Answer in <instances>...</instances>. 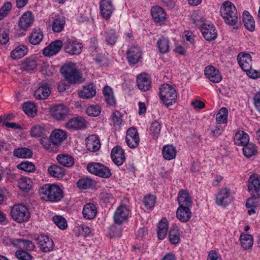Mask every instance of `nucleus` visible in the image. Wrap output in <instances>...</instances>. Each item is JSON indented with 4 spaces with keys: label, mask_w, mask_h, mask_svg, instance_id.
<instances>
[{
    "label": "nucleus",
    "mask_w": 260,
    "mask_h": 260,
    "mask_svg": "<svg viewBox=\"0 0 260 260\" xmlns=\"http://www.w3.org/2000/svg\"><path fill=\"white\" fill-rule=\"evenodd\" d=\"M41 199L51 202H57L63 197L62 190L57 185L46 184L40 189Z\"/></svg>",
    "instance_id": "nucleus-1"
},
{
    "label": "nucleus",
    "mask_w": 260,
    "mask_h": 260,
    "mask_svg": "<svg viewBox=\"0 0 260 260\" xmlns=\"http://www.w3.org/2000/svg\"><path fill=\"white\" fill-rule=\"evenodd\" d=\"M60 72L69 84H79L83 82L82 74L77 69L74 63L70 62L63 65Z\"/></svg>",
    "instance_id": "nucleus-2"
},
{
    "label": "nucleus",
    "mask_w": 260,
    "mask_h": 260,
    "mask_svg": "<svg viewBox=\"0 0 260 260\" xmlns=\"http://www.w3.org/2000/svg\"><path fill=\"white\" fill-rule=\"evenodd\" d=\"M159 96L161 101L169 107L175 103L177 99V93L175 88L169 84L161 85L159 88Z\"/></svg>",
    "instance_id": "nucleus-3"
},
{
    "label": "nucleus",
    "mask_w": 260,
    "mask_h": 260,
    "mask_svg": "<svg viewBox=\"0 0 260 260\" xmlns=\"http://www.w3.org/2000/svg\"><path fill=\"white\" fill-rule=\"evenodd\" d=\"M11 216L14 220L19 223L27 221L30 217L27 208L22 204L14 205L12 207Z\"/></svg>",
    "instance_id": "nucleus-4"
},
{
    "label": "nucleus",
    "mask_w": 260,
    "mask_h": 260,
    "mask_svg": "<svg viewBox=\"0 0 260 260\" xmlns=\"http://www.w3.org/2000/svg\"><path fill=\"white\" fill-rule=\"evenodd\" d=\"M62 43L64 51L70 54L78 55L82 51V44L75 39L67 37L63 40Z\"/></svg>",
    "instance_id": "nucleus-5"
},
{
    "label": "nucleus",
    "mask_w": 260,
    "mask_h": 260,
    "mask_svg": "<svg viewBox=\"0 0 260 260\" xmlns=\"http://www.w3.org/2000/svg\"><path fill=\"white\" fill-rule=\"evenodd\" d=\"M232 200L230 190L227 188H222L217 193L216 196V203L218 205L226 206Z\"/></svg>",
    "instance_id": "nucleus-6"
},
{
    "label": "nucleus",
    "mask_w": 260,
    "mask_h": 260,
    "mask_svg": "<svg viewBox=\"0 0 260 260\" xmlns=\"http://www.w3.org/2000/svg\"><path fill=\"white\" fill-rule=\"evenodd\" d=\"M142 51L138 45L131 46L127 51V58L132 64L137 63L142 58Z\"/></svg>",
    "instance_id": "nucleus-7"
},
{
    "label": "nucleus",
    "mask_w": 260,
    "mask_h": 260,
    "mask_svg": "<svg viewBox=\"0 0 260 260\" xmlns=\"http://www.w3.org/2000/svg\"><path fill=\"white\" fill-rule=\"evenodd\" d=\"M125 140L129 148H135L140 142L139 134L137 129L134 127L129 128L126 132Z\"/></svg>",
    "instance_id": "nucleus-8"
},
{
    "label": "nucleus",
    "mask_w": 260,
    "mask_h": 260,
    "mask_svg": "<svg viewBox=\"0 0 260 260\" xmlns=\"http://www.w3.org/2000/svg\"><path fill=\"white\" fill-rule=\"evenodd\" d=\"M38 247L40 250L44 252L51 251L53 248L54 243L53 240L48 236L40 235L36 238Z\"/></svg>",
    "instance_id": "nucleus-9"
},
{
    "label": "nucleus",
    "mask_w": 260,
    "mask_h": 260,
    "mask_svg": "<svg viewBox=\"0 0 260 260\" xmlns=\"http://www.w3.org/2000/svg\"><path fill=\"white\" fill-rule=\"evenodd\" d=\"M50 113L53 118L60 120H63L69 113V109L62 104H58L50 108Z\"/></svg>",
    "instance_id": "nucleus-10"
},
{
    "label": "nucleus",
    "mask_w": 260,
    "mask_h": 260,
    "mask_svg": "<svg viewBox=\"0 0 260 260\" xmlns=\"http://www.w3.org/2000/svg\"><path fill=\"white\" fill-rule=\"evenodd\" d=\"M201 30L204 38L207 41H212L217 38V31L212 24L203 23Z\"/></svg>",
    "instance_id": "nucleus-11"
},
{
    "label": "nucleus",
    "mask_w": 260,
    "mask_h": 260,
    "mask_svg": "<svg viewBox=\"0 0 260 260\" xmlns=\"http://www.w3.org/2000/svg\"><path fill=\"white\" fill-rule=\"evenodd\" d=\"M51 90L46 82L43 81L38 84V87L35 90L34 96L37 100L46 99L50 94Z\"/></svg>",
    "instance_id": "nucleus-12"
},
{
    "label": "nucleus",
    "mask_w": 260,
    "mask_h": 260,
    "mask_svg": "<svg viewBox=\"0 0 260 260\" xmlns=\"http://www.w3.org/2000/svg\"><path fill=\"white\" fill-rule=\"evenodd\" d=\"M129 214V210L125 206H120L116 210L114 214V222L121 224L126 221Z\"/></svg>",
    "instance_id": "nucleus-13"
},
{
    "label": "nucleus",
    "mask_w": 260,
    "mask_h": 260,
    "mask_svg": "<svg viewBox=\"0 0 260 260\" xmlns=\"http://www.w3.org/2000/svg\"><path fill=\"white\" fill-rule=\"evenodd\" d=\"M100 8L101 15L105 19H109L114 10L112 0H101Z\"/></svg>",
    "instance_id": "nucleus-14"
},
{
    "label": "nucleus",
    "mask_w": 260,
    "mask_h": 260,
    "mask_svg": "<svg viewBox=\"0 0 260 260\" xmlns=\"http://www.w3.org/2000/svg\"><path fill=\"white\" fill-rule=\"evenodd\" d=\"M251 182L248 186V189L253 198H259L260 197V177L251 176L249 179Z\"/></svg>",
    "instance_id": "nucleus-15"
},
{
    "label": "nucleus",
    "mask_w": 260,
    "mask_h": 260,
    "mask_svg": "<svg viewBox=\"0 0 260 260\" xmlns=\"http://www.w3.org/2000/svg\"><path fill=\"white\" fill-rule=\"evenodd\" d=\"M237 60L241 68L245 72L249 71L252 68L251 55L246 53L241 52L237 56Z\"/></svg>",
    "instance_id": "nucleus-16"
},
{
    "label": "nucleus",
    "mask_w": 260,
    "mask_h": 260,
    "mask_svg": "<svg viewBox=\"0 0 260 260\" xmlns=\"http://www.w3.org/2000/svg\"><path fill=\"white\" fill-rule=\"evenodd\" d=\"M66 126L71 131L81 129L86 127V121L81 117H74L68 121Z\"/></svg>",
    "instance_id": "nucleus-17"
},
{
    "label": "nucleus",
    "mask_w": 260,
    "mask_h": 260,
    "mask_svg": "<svg viewBox=\"0 0 260 260\" xmlns=\"http://www.w3.org/2000/svg\"><path fill=\"white\" fill-rule=\"evenodd\" d=\"M62 42L57 40L51 43L43 50V53L45 56H51L57 54L61 49L62 46Z\"/></svg>",
    "instance_id": "nucleus-18"
},
{
    "label": "nucleus",
    "mask_w": 260,
    "mask_h": 260,
    "mask_svg": "<svg viewBox=\"0 0 260 260\" xmlns=\"http://www.w3.org/2000/svg\"><path fill=\"white\" fill-rule=\"evenodd\" d=\"M206 77L212 82L219 83L221 80V76L219 71L214 67L209 66L206 67L205 71Z\"/></svg>",
    "instance_id": "nucleus-19"
},
{
    "label": "nucleus",
    "mask_w": 260,
    "mask_h": 260,
    "mask_svg": "<svg viewBox=\"0 0 260 260\" xmlns=\"http://www.w3.org/2000/svg\"><path fill=\"white\" fill-rule=\"evenodd\" d=\"M111 156L113 161L117 166H121L125 160L124 151L119 146H115L112 149Z\"/></svg>",
    "instance_id": "nucleus-20"
},
{
    "label": "nucleus",
    "mask_w": 260,
    "mask_h": 260,
    "mask_svg": "<svg viewBox=\"0 0 260 260\" xmlns=\"http://www.w3.org/2000/svg\"><path fill=\"white\" fill-rule=\"evenodd\" d=\"M137 84L141 90L143 91L148 90L151 85V80L149 75L146 73L139 74L137 76Z\"/></svg>",
    "instance_id": "nucleus-21"
},
{
    "label": "nucleus",
    "mask_w": 260,
    "mask_h": 260,
    "mask_svg": "<svg viewBox=\"0 0 260 260\" xmlns=\"http://www.w3.org/2000/svg\"><path fill=\"white\" fill-rule=\"evenodd\" d=\"M67 138V133L59 129L53 131L50 136V141L54 146L60 145Z\"/></svg>",
    "instance_id": "nucleus-22"
},
{
    "label": "nucleus",
    "mask_w": 260,
    "mask_h": 260,
    "mask_svg": "<svg viewBox=\"0 0 260 260\" xmlns=\"http://www.w3.org/2000/svg\"><path fill=\"white\" fill-rule=\"evenodd\" d=\"M86 146L88 150L91 152H96L101 147V143L98 137L92 135L86 139Z\"/></svg>",
    "instance_id": "nucleus-23"
},
{
    "label": "nucleus",
    "mask_w": 260,
    "mask_h": 260,
    "mask_svg": "<svg viewBox=\"0 0 260 260\" xmlns=\"http://www.w3.org/2000/svg\"><path fill=\"white\" fill-rule=\"evenodd\" d=\"M34 22V17L30 12L24 13L20 18L19 26L21 29L25 30L29 27Z\"/></svg>",
    "instance_id": "nucleus-24"
},
{
    "label": "nucleus",
    "mask_w": 260,
    "mask_h": 260,
    "mask_svg": "<svg viewBox=\"0 0 260 260\" xmlns=\"http://www.w3.org/2000/svg\"><path fill=\"white\" fill-rule=\"evenodd\" d=\"M178 202L179 207L190 208L192 204V201L188 193L184 190H180L178 193Z\"/></svg>",
    "instance_id": "nucleus-25"
},
{
    "label": "nucleus",
    "mask_w": 260,
    "mask_h": 260,
    "mask_svg": "<svg viewBox=\"0 0 260 260\" xmlns=\"http://www.w3.org/2000/svg\"><path fill=\"white\" fill-rule=\"evenodd\" d=\"M176 217L181 222H186L188 221L191 217L190 208L179 207L176 211Z\"/></svg>",
    "instance_id": "nucleus-26"
},
{
    "label": "nucleus",
    "mask_w": 260,
    "mask_h": 260,
    "mask_svg": "<svg viewBox=\"0 0 260 260\" xmlns=\"http://www.w3.org/2000/svg\"><path fill=\"white\" fill-rule=\"evenodd\" d=\"M151 13L153 20L156 22H162L166 19V13L162 8L159 6L152 7Z\"/></svg>",
    "instance_id": "nucleus-27"
},
{
    "label": "nucleus",
    "mask_w": 260,
    "mask_h": 260,
    "mask_svg": "<svg viewBox=\"0 0 260 260\" xmlns=\"http://www.w3.org/2000/svg\"><path fill=\"white\" fill-rule=\"evenodd\" d=\"M82 213L83 217L87 219H93L97 213V208L92 203H87L84 205Z\"/></svg>",
    "instance_id": "nucleus-28"
},
{
    "label": "nucleus",
    "mask_w": 260,
    "mask_h": 260,
    "mask_svg": "<svg viewBox=\"0 0 260 260\" xmlns=\"http://www.w3.org/2000/svg\"><path fill=\"white\" fill-rule=\"evenodd\" d=\"M234 140L236 145L244 147L249 143V137L245 132L239 131L235 134Z\"/></svg>",
    "instance_id": "nucleus-29"
},
{
    "label": "nucleus",
    "mask_w": 260,
    "mask_h": 260,
    "mask_svg": "<svg viewBox=\"0 0 260 260\" xmlns=\"http://www.w3.org/2000/svg\"><path fill=\"white\" fill-rule=\"evenodd\" d=\"M66 23L65 17L61 15H55L52 25V29L55 32L61 31Z\"/></svg>",
    "instance_id": "nucleus-30"
},
{
    "label": "nucleus",
    "mask_w": 260,
    "mask_h": 260,
    "mask_svg": "<svg viewBox=\"0 0 260 260\" xmlns=\"http://www.w3.org/2000/svg\"><path fill=\"white\" fill-rule=\"evenodd\" d=\"M237 11L235 5L229 1L224 2L221 7V16L229 15L230 14H234L237 13Z\"/></svg>",
    "instance_id": "nucleus-31"
},
{
    "label": "nucleus",
    "mask_w": 260,
    "mask_h": 260,
    "mask_svg": "<svg viewBox=\"0 0 260 260\" xmlns=\"http://www.w3.org/2000/svg\"><path fill=\"white\" fill-rule=\"evenodd\" d=\"M96 94V90L92 84L85 86L79 93V96L83 99H90L93 97Z\"/></svg>",
    "instance_id": "nucleus-32"
},
{
    "label": "nucleus",
    "mask_w": 260,
    "mask_h": 260,
    "mask_svg": "<svg viewBox=\"0 0 260 260\" xmlns=\"http://www.w3.org/2000/svg\"><path fill=\"white\" fill-rule=\"evenodd\" d=\"M243 21L244 26L248 30L253 31L255 29L254 20L248 11H244L243 13Z\"/></svg>",
    "instance_id": "nucleus-33"
},
{
    "label": "nucleus",
    "mask_w": 260,
    "mask_h": 260,
    "mask_svg": "<svg viewBox=\"0 0 260 260\" xmlns=\"http://www.w3.org/2000/svg\"><path fill=\"white\" fill-rule=\"evenodd\" d=\"M48 133L44 125L37 124L33 126L30 130V135L33 137H43Z\"/></svg>",
    "instance_id": "nucleus-34"
},
{
    "label": "nucleus",
    "mask_w": 260,
    "mask_h": 260,
    "mask_svg": "<svg viewBox=\"0 0 260 260\" xmlns=\"http://www.w3.org/2000/svg\"><path fill=\"white\" fill-rule=\"evenodd\" d=\"M162 153L165 159L170 160L175 157L176 150L172 145H167L163 147Z\"/></svg>",
    "instance_id": "nucleus-35"
},
{
    "label": "nucleus",
    "mask_w": 260,
    "mask_h": 260,
    "mask_svg": "<svg viewBox=\"0 0 260 260\" xmlns=\"http://www.w3.org/2000/svg\"><path fill=\"white\" fill-rule=\"evenodd\" d=\"M225 23L229 26H233L234 29H238L239 18L238 13L234 14H230L229 15H224L222 16Z\"/></svg>",
    "instance_id": "nucleus-36"
},
{
    "label": "nucleus",
    "mask_w": 260,
    "mask_h": 260,
    "mask_svg": "<svg viewBox=\"0 0 260 260\" xmlns=\"http://www.w3.org/2000/svg\"><path fill=\"white\" fill-rule=\"evenodd\" d=\"M27 52V48L25 45H20L11 51L10 56L14 59H19L24 56Z\"/></svg>",
    "instance_id": "nucleus-37"
},
{
    "label": "nucleus",
    "mask_w": 260,
    "mask_h": 260,
    "mask_svg": "<svg viewBox=\"0 0 260 260\" xmlns=\"http://www.w3.org/2000/svg\"><path fill=\"white\" fill-rule=\"evenodd\" d=\"M157 236L159 239L165 238L168 230V223L166 218H163L159 222L158 226Z\"/></svg>",
    "instance_id": "nucleus-38"
},
{
    "label": "nucleus",
    "mask_w": 260,
    "mask_h": 260,
    "mask_svg": "<svg viewBox=\"0 0 260 260\" xmlns=\"http://www.w3.org/2000/svg\"><path fill=\"white\" fill-rule=\"evenodd\" d=\"M48 171L49 175L53 177L61 178L64 175V169L57 165L50 166Z\"/></svg>",
    "instance_id": "nucleus-39"
},
{
    "label": "nucleus",
    "mask_w": 260,
    "mask_h": 260,
    "mask_svg": "<svg viewBox=\"0 0 260 260\" xmlns=\"http://www.w3.org/2000/svg\"><path fill=\"white\" fill-rule=\"evenodd\" d=\"M43 38V34L40 29H35L31 32L29 38V42L30 44L36 45L39 44Z\"/></svg>",
    "instance_id": "nucleus-40"
},
{
    "label": "nucleus",
    "mask_w": 260,
    "mask_h": 260,
    "mask_svg": "<svg viewBox=\"0 0 260 260\" xmlns=\"http://www.w3.org/2000/svg\"><path fill=\"white\" fill-rule=\"evenodd\" d=\"M56 159L60 165L66 167H70L74 164L73 158L68 154H59Z\"/></svg>",
    "instance_id": "nucleus-41"
},
{
    "label": "nucleus",
    "mask_w": 260,
    "mask_h": 260,
    "mask_svg": "<svg viewBox=\"0 0 260 260\" xmlns=\"http://www.w3.org/2000/svg\"><path fill=\"white\" fill-rule=\"evenodd\" d=\"M13 155L20 158H30L32 156V152L28 148H19L14 150Z\"/></svg>",
    "instance_id": "nucleus-42"
},
{
    "label": "nucleus",
    "mask_w": 260,
    "mask_h": 260,
    "mask_svg": "<svg viewBox=\"0 0 260 260\" xmlns=\"http://www.w3.org/2000/svg\"><path fill=\"white\" fill-rule=\"evenodd\" d=\"M169 239L170 242L173 244H177L180 240V234L177 226H173L169 232Z\"/></svg>",
    "instance_id": "nucleus-43"
},
{
    "label": "nucleus",
    "mask_w": 260,
    "mask_h": 260,
    "mask_svg": "<svg viewBox=\"0 0 260 260\" xmlns=\"http://www.w3.org/2000/svg\"><path fill=\"white\" fill-rule=\"evenodd\" d=\"M103 94L105 100L110 105L115 104V99L113 95L112 89L108 86H105L103 89Z\"/></svg>",
    "instance_id": "nucleus-44"
},
{
    "label": "nucleus",
    "mask_w": 260,
    "mask_h": 260,
    "mask_svg": "<svg viewBox=\"0 0 260 260\" xmlns=\"http://www.w3.org/2000/svg\"><path fill=\"white\" fill-rule=\"evenodd\" d=\"M243 154L247 157L249 158L255 155L257 153L256 146L251 143H248L243 148Z\"/></svg>",
    "instance_id": "nucleus-45"
},
{
    "label": "nucleus",
    "mask_w": 260,
    "mask_h": 260,
    "mask_svg": "<svg viewBox=\"0 0 260 260\" xmlns=\"http://www.w3.org/2000/svg\"><path fill=\"white\" fill-rule=\"evenodd\" d=\"M159 51L162 54L168 52L169 50V41L167 38L162 37L157 42Z\"/></svg>",
    "instance_id": "nucleus-46"
},
{
    "label": "nucleus",
    "mask_w": 260,
    "mask_h": 260,
    "mask_svg": "<svg viewBox=\"0 0 260 260\" xmlns=\"http://www.w3.org/2000/svg\"><path fill=\"white\" fill-rule=\"evenodd\" d=\"M241 244L245 249H248L253 245V239L252 236L249 234H242L240 237Z\"/></svg>",
    "instance_id": "nucleus-47"
},
{
    "label": "nucleus",
    "mask_w": 260,
    "mask_h": 260,
    "mask_svg": "<svg viewBox=\"0 0 260 260\" xmlns=\"http://www.w3.org/2000/svg\"><path fill=\"white\" fill-rule=\"evenodd\" d=\"M23 110L26 114L30 117H34L36 115L37 110L34 104L31 102H26L23 105Z\"/></svg>",
    "instance_id": "nucleus-48"
},
{
    "label": "nucleus",
    "mask_w": 260,
    "mask_h": 260,
    "mask_svg": "<svg viewBox=\"0 0 260 260\" xmlns=\"http://www.w3.org/2000/svg\"><path fill=\"white\" fill-rule=\"evenodd\" d=\"M228 111L225 107L221 108L216 116V120L218 124L226 123L228 121Z\"/></svg>",
    "instance_id": "nucleus-49"
},
{
    "label": "nucleus",
    "mask_w": 260,
    "mask_h": 260,
    "mask_svg": "<svg viewBox=\"0 0 260 260\" xmlns=\"http://www.w3.org/2000/svg\"><path fill=\"white\" fill-rule=\"evenodd\" d=\"M77 186L81 189H87L93 186L95 181L89 178L80 179L77 182Z\"/></svg>",
    "instance_id": "nucleus-50"
},
{
    "label": "nucleus",
    "mask_w": 260,
    "mask_h": 260,
    "mask_svg": "<svg viewBox=\"0 0 260 260\" xmlns=\"http://www.w3.org/2000/svg\"><path fill=\"white\" fill-rule=\"evenodd\" d=\"M15 245H18L19 248H23L27 251H32L35 248V244L32 241L19 239V241H15Z\"/></svg>",
    "instance_id": "nucleus-51"
},
{
    "label": "nucleus",
    "mask_w": 260,
    "mask_h": 260,
    "mask_svg": "<svg viewBox=\"0 0 260 260\" xmlns=\"http://www.w3.org/2000/svg\"><path fill=\"white\" fill-rule=\"evenodd\" d=\"M105 41L108 45H113L117 41V37L113 29L108 30L105 32Z\"/></svg>",
    "instance_id": "nucleus-52"
},
{
    "label": "nucleus",
    "mask_w": 260,
    "mask_h": 260,
    "mask_svg": "<svg viewBox=\"0 0 260 260\" xmlns=\"http://www.w3.org/2000/svg\"><path fill=\"white\" fill-rule=\"evenodd\" d=\"M32 181L27 177L22 178L18 182L19 187L23 191H28L32 187Z\"/></svg>",
    "instance_id": "nucleus-53"
},
{
    "label": "nucleus",
    "mask_w": 260,
    "mask_h": 260,
    "mask_svg": "<svg viewBox=\"0 0 260 260\" xmlns=\"http://www.w3.org/2000/svg\"><path fill=\"white\" fill-rule=\"evenodd\" d=\"M37 66V61L34 59H27L22 63V69L26 71H33Z\"/></svg>",
    "instance_id": "nucleus-54"
},
{
    "label": "nucleus",
    "mask_w": 260,
    "mask_h": 260,
    "mask_svg": "<svg viewBox=\"0 0 260 260\" xmlns=\"http://www.w3.org/2000/svg\"><path fill=\"white\" fill-rule=\"evenodd\" d=\"M54 223L60 229L64 230L67 226V222L64 218L60 215L54 216L52 218Z\"/></svg>",
    "instance_id": "nucleus-55"
},
{
    "label": "nucleus",
    "mask_w": 260,
    "mask_h": 260,
    "mask_svg": "<svg viewBox=\"0 0 260 260\" xmlns=\"http://www.w3.org/2000/svg\"><path fill=\"white\" fill-rule=\"evenodd\" d=\"M150 130L154 139H157L160 134L161 126L159 122L154 121L151 123Z\"/></svg>",
    "instance_id": "nucleus-56"
},
{
    "label": "nucleus",
    "mask_w": 260,
    "mask_h": 260,
    "mask_svg": "<svg viewBox=\"0 0 260 260\" xmlns=\"http://www.w3.org/2000/svg\"><path fill=\"white\" fill-rule=\"evenodd\" d=\"M9 29L7 27L0 28V44H6L9 41Z\"/></svg>",
    "instance_id": "nucleus-57"
},
{
    "label": "nucleus",
    "mask_w": 260,
    "mask_h": 260,
    "mask_svg": "<svg viewBox=\"0 0 260 260\" xmlns=\"http://www.w3.org/2000/svg\"><path fill=\"white\" fill-rule=\"evenodd\" d=\"M101 108L99 105H91L86 109V113L90 116L96 117L100 115Z\"/></svg>",
    "instance_id": "nucleus-58"
},
{
    "label": "nucleus",
    "mask_w": 260,
    "mask_h": 260,
    "mask_svg": "<svg viewBox=\"0 0 260 260\" xmlns=\"http://www.w3.org/2000/svg\"><path fill=\"white\" fill-rule=\"evenodd\" d=\"M12 9V5L10 2H6L0 9V20L5 18Z\"/></svg>",
    "instance_id": "nucleus-59"
},
{
    "label": "nucleus",
    "mask_w": 260,
    "mask_h": 260,
    "mask_svg": "<svg viewBox=\"0 0 260 260\" xmlns=\"http://www.w3.org/2000/svg\"><path fill=\"white\" fill-rule=\"evenodd\" d=\"M101 165L100 163L90 162L87 165V170L89 172L99 176Z\"/></svg>",
    "instance_id": "nucleus-60"
},
{
    "label": "nucleus",
    "mask_w": 260,
    "mask_h": 260,
    "mask_svg": "<svg viewBox=\"0 0 260 260\" xmlns=\"http://www.w3.org/2000/svg\"><path fill=\"white\" fill-rule=\"evenodd\" d=\"M101 165L100 163L90 162L87 165V170L89 172L99 176Z\"/></svg>",
    "instance_id": "nucleus-61"
},
{
    "label": "nucleus",
    "mask_w": 260,
    "mask_h": 260,
    "mask_svg": "<svg viewBox=\"0 0 260 260\" xmlns=\"http://www.w3.org/2000/svg\"><path fill=\"white\" fill-rule=\"evenodd\" d=\"M15 256L19 260H31L32 256L28 252L23 250H17Z\"/></svg>",
    "instance_id": "nucleus-62"
},
{
    "label": "nucleus",
    "mask_w": 260,
    "mask_h": 260,
    "mask_svg": "<svg viewBox=\"0 0 260 260\" xmlns=\"http://www.w3.org/2000/svg\"><path fill=\"white\" fill-rule=\"evenodd\" d=\"M143 203L147 209H152L155 203V198L152 195H147L143 199Z\"/></svg>",
    "instance_id": "nucleus-63"
},
{
    "label": "nucleus",
    "mask_w": 260,
    "mask_h": 260,
    "mask_svg": "<svg viewBox=\"0 0 260 260\" xmlns=\"http://www.w3.org/2000/svg\"><path fill=\"white\" fill-rule=\"evenodd\" d=\"M18 168L20 170L28 172H32L35 170L34 165L29 161L22 162L18 165Z\"/></svg>",
    "instance_id": "nucleus-64"
}]
</instances>
